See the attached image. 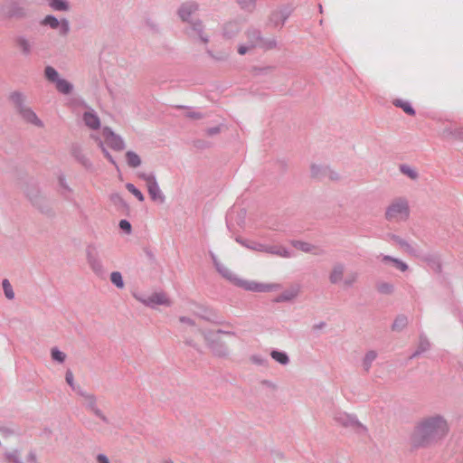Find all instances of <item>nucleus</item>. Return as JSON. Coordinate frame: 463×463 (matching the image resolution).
Wrapping results in <instances>:
<instances>
[{
    "mask_svg": "<svg viewBox=\"0 0 463 463\" xmlns=\"http://www.w3.org/2000/svg\"><path fill=\"white\" fill-rule=\"evenodd\" d=\"M449 431V423L443 416H427L415 424L411 434V442L416 448L428 447L441 440Z\"/></svg>",
    "mask_w": 463,
    "mask_h": 463,
    "instance_id": "nucleus-1",
    "label": "nucleus"
},
{
    "mask_svg": "<svg viewBox=\"0 0 463 463\" xmlns=\"http://www.w3.org/2000/svg\"><path fill=\"white\" fill-rule=\"evenodd\" d=\"M216 268L218 271L222 275V277H224L235 286L240 287L245 290L254 292H269L279 288V285L276 283H259L256 281L241 279L231 269L224 266L223 264L217 263Z\"/></svg>",
    "mask_w": 463,
    "mask_h": 463,
    "instance_id": "nucleus-2",
    "label": "nucleus"
},
{
    "mask_svg": "<svg viewBox=\"0 0 463 463\" xmlns=\"http://www.w3.org/2000/svg\"><path fill=\"white\" fill-rule=\"evenodd\" d=\"M95 140L98 142L99 146L100 147L104 156L115 166L117 164L113 159L112 156L108 152L105 147V145L109 146L110 148L116 151H121L124 148L123 140L117 136L114 132H112L109 128H104L100 131L99 136H93Z\"/></svg>",
    "mask_w": 463,
    "mask_h": 463,
    "instance_id": "nucleus-3",
    "label": "nucleus"
},
{
    "mask_svg": "<svg viewBox=\"0 0 463 463\" xmlns=\"http://www.w3.org/2000/svg\"><path fill=\"white\" fill-rule=\"evenodd\" d=\"M410 215L408 201L404 198L394 199L387 207L385 217L389 222H400L406 221Z\"/></svg>",
    "mask_w": 463,
    "mask_h": 463,
    "instance_id": "nucleus-4",
    "label": "nucleus"
},
{
    "mask_svg": "<svg viewBox=\"0 0 463 463\" xmlns=\"http://www.w3.org/2000/svg\"><path fill=\"white\" fill-rule=\"evenodd\" d=\"M10 99L24 120L35 126L42 125L36 114L30 108L24 106L25 99L23 94L14 92L10 96Z\"/></svg>",
    "mask_w": 463,
    "mask_h": 463,
    "instance_id": "nucleus-5",
    "label": "nucleus"
},
{
    "mask_svg": "<svg viewBox=\"0 0 463 463\" xmlns=\"http://www.w3.org/2000/svg\"><path fill=\"white\" fill-rule=\"evenodd\" d=\"M146 184L148 194L153 201L163 203L164 195L161 193V190L156 183V180L152 175H140Z\"/></svg>",
    "mask_w": 463,
    "mask_h": 463,
    "instance_id": "nucleus-6",
    "label": "nucleus"
},
{
    "mask_svg": "<svg viewBox=\"0 0 463 463\" xmlns=\"http://www.w3.org/2000/svg\"><path fill=\"white\" fill-rule=\"evenodd\" d=\"M135 297L140 302H142L143 304H145L146 306H148V307H155L157 305L169 306L171 304V301L167 298V296L162 292H155L146 298H139L137 296H135Z\"/></svg>",
    "mask_w": 463,
    "mask_h": 463,
    "instance_id": "nucleus-7",
    "label": "nucleus"
},
{
    "mask_svg": "<svg viewBox=\"0 0 463 463\" xmlns=\"http://www.w3.org/2000/svg\"><path fill=\"white\" fill-rule=\"evenodd\" d=\"M248 42L247 43L241 44L238 48V52L241 55H244L246 52L255 48L260 43V35L256 31H250L246 33Z\"/></svg>",
    "mask_w": 463,
    "mask_h": 463,
    "instance_id": "nucleus-8",
    "label": "nucleus"
},
{
    "mask_svg": "<svg viewBox=\"0 0 463 463\" xmlns=\"http://www.w3.org/2000/svg\"><path fill=\"white\" fill-rule=\"evenodd\" d=\"M83 120L86 126L92 129H98L100 126L99 118L92 111L85 112L83 115Z\"/></svg>",
    "mask_w": 463,
    "mask_h": 463,
    "instance_id": "nucleus-9",
    "label": "nucleus"
},
{
    "mask_svg": "<svg viewBox=\"0 0 463 463\" xmlns=\"http://www.w3.org/2000/svg\"><path fill=\"white\" fill-rule=\"evenodd\" d=\"M228 336H229L228 333H225V332H222L220 330H215V331L209 332L208 335H205V338L207 341L210 342L211 345H213L218 343H222L224 341V339Z\"/></svg>",
    "mask_w": 463,
    "mask_h": 463,
    "instance_id": "nucleus-10",
    "label": "nucleus"
},
{
    "mask_svg": "<svg viewBox=\"0 0 463 463\" xmlns=\"http://www.w3.org/2000/svg\"><path fill=\"white\" fill-rule=\"evenodd\" d=\"M300 287L298 285L292 286L286 289L279 298L278 301H288L298 296Z\"/></svg>",
    "mask_w": 463,
    "mask_h": 463,
    "instance_id": "nucleus-11",
    "label": "nucleus"
},
{
    "mask_svg": "<svg viewBox=\"0 0 463 463\" xmlns=\"http://www.w3.org/2000/svg\"><path fill=\"white\" fill-rule=\"evenodd\" d=\"M382 261L385 264H392L397 269L401 270L402 272H404L409 269L408 265L405 262L399 259L392 258L390 256H383L382 258Z\"/></svg>",
    "mask_w": 463,
    "mask_h": 463,
    "instance_id": "nucleus-12",
    "label": "nucleus"
},
{
    "mask_svg": "<svg viewBox=\"0 0 463 463\" xmlns=\"http://www.w3.org/2000/svg\"><path fill=\"white\" fill-rule=\"evenodd\" d=\"M85 401H86L87 406L92 412H94L98 417H99L104 421L107 420L106 417L103 415L101 411L99 409H98L97 404H96V399L94 396L86 395Z\"/></svg>",
    "mask_w": 463,
    "mask_h": 463,
    "instance_id": "nucleus-13",
    "label": "nucleus"
},
{
    "mask_svg": "<svg viewBox=\"0 0 463 463\" xmlns=\"http://www.w3.org/2000/svg\"><path fill=\"white\" fill-rule=\"evenodd\" d=\"M265 252L274 254V255H277L279 257H284V258L289 257L288 250L282 246H277V245L267 246V248H265Z\"/></svg>",
    "mask_w": 463,
    "mask_h": 463,
    "instance_id": "nucleus-14",
    "label": "nucleus"
},
{
    "mask_svg": "<svg viewBox=\"0 0 463 463\" xmlns=\"http://www.w3.org/2000/svg\"><path fill=\"white\" fill-rule=\"evenodd\" d=\"M344 275V268L340 265L335 266L330 273V281L337 283L342 280Z\"/></svg>",
    "mask_w": 463,
    "mask_h": 463,
    "instance_id": "nucleus-15",
    "label": "nucleus"
},
{
    "mask_svg": "<svg viewBox=\"0 0 463 463\" xmlns=\"http://www.w3.org/2000/svg\"><path fill=\"white\" fill-rule=\"evenodd\" d=\"M128 165L130 167H137L141 165V159L137 154L132 151H128L126 154Z\"/></svg>",
    "mask_w": 463,
    "mask_h": 463,
    "instance_id": "nucleus-16",
    "label": "nucleus"
},
{
    "mask_svg": "<svg viewBox=\"0 0 463 463\" xmlns=\"http://www.w3.org/2000/svg\"><path fill=\"white\" fill-rule=\"evenodd\" d=\"M195 9L196 7L192 4L184 5L179 11L180 17L182 20L187 21Z\"/></svg>",
    "mask_w": 463,
    "mask_h": 463,
    "instance_id": "nucleus-17",
    "label": "nucleus"
},
{
    "mask_svg": "<svg viewBox=\"0 0 463 463\" xmlns=\"http://www.w3.org/2000/svg\"><path fill=\"white\" fill-rule=\"evenodd\" d=\"M393 104L396 107L401 108L408 115L413 116L415 114V110L411 106V104L407 101H404L402 99H395L393 101Z\"/></svg>",
    "mask_w": 463,
    "mask_h": 463,
    "instance_id": "nucleus-18",
    "label": "nucleus"
},
{
    "mask_svg": "<svg viewBox=\"0 0 463 463\" xmlns=\"http://www.w3.org/2000/svg\"><path fill=\"white\" fill-rule=\"evenodd\" d=\"M56 88L58 89L59 91L67 94V93L71 92L72 86L67 80L59 79L56 81Z\"/></svg>",
    "mask_w": 463,
    "mask_h": 463,
    "instance_id": "nucleus-19",
    "label": "nucleus"
},
{
    "mask_svg": "<svg viewBox=\"0 0 463 463\" xmlns=\"http://www.w3.org/2000/svg\"><path fill=\"white\" fill-rule=\"evenodd\" d=\"M271 357L280 364H287L288 363V356L287 354L279 351H272Z\"/></svg>",
    "mask_w": 463,
    "mask_h": 463,
    "instance_id": "nucleus-20",
    "label": "nucleus"
},
{
    "mask_svg": "<svg viewBox=\"0 0 463 463\" xmlns=\"http://www.w3.org/2000/svg\"><path fill=\"white\" fill-rule=\"evenodd\" d=\"M111 282L118 288H124V281L120 272L114 271L110 275Z\"/></svg>",
    "mask_w": 463,
    "mask_h": 463,
    "instance_id": "nucleus-21",
    "label": "nucleus"
},
{
    "mask_svg": "<svg viewBox=\"0 0 463 463\" xmlns=\"http://www.w3.org/2000/svg\"><path fill=\"white\" fill-rule=\"evenodd\" d=\"M293 246L304 252H313L316 250L314 246L304 241H294Z\"/></svg>",
    "mask_w": 463,
    "mask_h": 463,
    "instance_id": "nucleus-22",
    "label": "nucleus"
},
{
    "mask_svg": "<svg viewBox=\"0 0 463 463\" xmlns=\"http://www.w3.org/2000/svg\"><path fill=\"white\" fill-rule=\"evenodd\" d=\"M239 25L237 23H229L226 24L224 28V33L227 37H232L234 33L238 31Z\"/></svg>",
    "mask_w": 463,
    "mask_h": 463,
    "instance_id": "nucleus-23",
    "label": "nucleus"
},
{
    "mask_svg": "<svg viewBox=\"0 0 463 463\" xmlns=\"http://www.w3.org/2000/svg\"><path fill=\"white\" fill-rule=\"evenodd\" d=\"M3 288L5 291V295L7 298L13 299L14 297V293L13 291L12 286L7 279H4L3 281Z\"/></svg>",
    "mask_w": 463,
    "mask_h": 463,
    "instance_id": "nucleus-24",
    "label": "nucleus"
},
{
    "mask_svg": "<svg viewBox=\"0 0 463 463\" xmlns=\"http://www.w3.org/2000/svg\"><path fill=\"white\" fill-rule=\"evenodd\" d=\"M375 358H376V353L373 351H370L365 354L364 359V366L366 371H368L371 364L373 363V361H374Z\"/></svg>",
    "mask_w": 463,
    "mask_h": 463,
    "instance_id": "nucleus-25",
    "label": "nucleus"
},
{
    "mask_svg": "<svg viewBox=\"0 0 463 463\" xmlns=\"http://www.w3.org/2000/svg\"><path fill=\"white\" fill-rule=\"evenodd\" d=\"M126 188L128 192H130L133 195H135L140 202L144 201V195L142 193L135 187L132 184H127Z\"/></svg>",
    "mask_w": 463,
    "mask_h": 463,
    "instance_id": "nucleus-26",
    "label": "nucleus"
},
{
    "mask_svg": "<svg viewBox=\"0 0 463 463\" xmlns=\"http://www.w3.org/2000/svg\"><path fill=\"white\" fill-rule=\"evenodd\" d=\"M51 6L55 10H67L68 5L64 0H52Z\"/></svg>",
    "mask_w": 463,
    "mask_h": 463,
    "instance_id": "nucleus-27",
    "label": "nucleus"
},
{
    "mask_svg": "<svg viewBox=\"0 0 463 463\" xmlns=\"http://www.w3.org/2000/svg\"><path fill=\"white\" fill-rule=\"evenodd\" d=\"M45 76L46 78L53 82H56L58 78V72L52 67H47L45 69Z\"/></svg>",
    "mask_w": 463,
    "mask_h": 463,
    "instance_id": "nucleus-28",
    "label": "nucleus"
},
{
    "mask_svg": "<svg viewBox=\"0 0 463 463\" xmlns=\"http://www.w3.org/2000/svg\"><path fill=\"white\" fill-rule=\"evenodd\" d=\"M43 24L46 25H50L52 28L55 29L60 25V22L52 15H47L44 20Z\"/></svg>",
    "mask_w": 463,
    "mask_h": 463,
    "instance_id": "nucleus-29",
    "label": "nucleus"
},
{
    "mask_svg": "<svg viewBox=\"0 0 463 463\" xmlns=\"http://www.w3.org/2000/svg\"><path fill=\"white\" fill-rule=\"evenodd\" d=\"M401 171L411 179L417 178V172L407 165H402Z\"/></svg>",
    "mask_w": 463,
    "mask_h": 463,
    "instance_id": "nucleus-30",
    "label": "nucleus"
},
{
    "mask_svg": "<svg viewBox=\"0 0 463 463\" xmlns=\"http://www.w3.org/2000/svg\"><path fill=\"white\" fill-rule=\"evenodd\" d=\"M52 357L53 360L62 363L65 360L66 355L64 353L59 351L58 349H52Z\"/></svg>",
    "mask_w": 463,
    "mask_h": 463,
    "instance_id": "nucleus-31",
    "label": "nucleus"
},
{
    "mask_svg": "<svg viewBox=\"0 0 463 463\" xmlns=\"http://www.w3.org/2000/svg\"><path fill=\"white\" fill-rule=\"evenodd\" d=\"M256 0H237V3L244 9H252Z\"/></svg>",
    "mask_w": 463,
    "mask_h": 463,
    "instance_id": "nucleus-32",
    "label": "nucleus"
},
{
    "mask_svg": "<svg viewBox=\"0 0 463 463\" xmlns=\"http://www.w3.org/2000/svg\"><path fill=\"white\" fill-rule=\"evenodd\" d=\"M89 262L91 265L92 269L96 272L101 271V265H100V263L96 259H94L93 257L90 256L89 257Z\"/></svg>",
    "mask_w": 463,
    "mask_h": 463,
    "instance_id": "nucleus-33",
    "label": "nucleus"
},
{
    "mask_svg": "<svg viewBox=\"0 0 463 463\" xmlns=\"http://www.w3.org/2000/svg\"><path fill=\"white\" fill-rule=\"evenodd\" d=\"M18 45L24 53H28L30 52V44L27 41L20 39L18 41Z\"/></svg>",
    "mask_w": 463,
    "mask_h": 463,
    "instance_id": "nucleus-34",
    "label": "nucleus"
},
{
    "mask_svg": "<svg viewBox=\"0 0 463 463\" xmlns=\"http://www.w3.org/2000/svg\"><path fill=\"white\" fill-rule=\"evenodd\" d=\"M378 289L380 292L382 293H385V294H388V293H391L393 289V287L390 284H387V283H383L381 284L379 287H378Z\"/></svg>",
    "mask_w": 463,
    "mask_h": 463,
    "instance_id": "nucleus-35",
    "label": "nucleus"
},
{
    "mask_svg": "<svg viewBox=\"0 0 463 463\" xmlns=\"http://www.w3.org/2000/svg\"><path fill=\"white\" fill-rule=\"evenodd\" d=\"M119 227L127 232H130L131 231V224L126 220H121L119 222Z\"/></svg>",
    "mask_w": 463,
    "mask_h": 463,
    "instance_id": "nucleus-36",
    "label": "nucleus"
},
{
    "mask_svg": "<svg viewBox=\"0 0 463 463\" xmlns=\"http://www.w3.org/2000/svg\"><path fill=\"white\" fill-rule=\"evenodd\" d=\"M250 249H252L257 251H264L265 248H267V245L260 244V243H253L252 245H248Z\"/></svg>",
    "mask_w": 463,
    "mask_h": 463,
    "instance_id": "nucleus-37",
    "label": "nucleus"
},
{
    "mask_svg": "<svg viewBox=\"0 0 463 463\" xmlns=\"http://www.w3.org/2000/svg\"><path fill=\"white\" fill-rule=\"evenodd\" d=\"M66 382L68 383L69 385L73 387V374L71 371H68L66 373Z\"/></svg>",
    "mask_w": 463,
    "mask_h": 463,
    "instance_id": "nucleus-38",
    "label": "nucleus"
},
{
    "mask_svg": "<svg viewBox=\"0 0 463 463\" xmlns=\"http://www.w3.org/2000/svg\"><path fill=\"white\" fill-rule=\"evenodd\" d=\"M61 33L66 34L69 32V23L63 20L61 23Z\"/></svg>",
    "mask_w": 463,
    "mask_h": 463,
    "instance_id": "nucleus-39",
    "label": "nucleus"
},
{
    "mask_svg": "<svg viewBox=\"0 0 463 463\" xmlns=\"http://www.w3.org/2000/svg\"><path fill=\"white\" fill-rule=\"evenodd\" d=\"M98 463H109V458L102 454L98 455L97 457Z\"/></svg>",
    "mask_w": 463,
    "mask_h": 463,
    "instance_id": "nucleus-40",
    "label": "nucleus"
},
{
    "mask_svg": "<svg viewBox=\"0 0 463 463\" xmlns=\"http://www.w3.org/2000/svg\"><path fill=\"white\" fill-rule=\"evenodd\" d=\"M351 426L354 427L355 430H364V426L357 421H352Z\"/></svg>",
    "mask_w": 463,
    "mask_h": 463,
    "instance_id": "nucleus-41",
    "label": "nucleus"
},
{
    "mask_svg": "<svg viewBox=\"0 0 463 463\" xmlns=\"http://www.w3.org/2000/svg\"><path fill=\"white\" fill-rule=\"evenodd\" d=\"M312 174L314 176H318L319 174H318V166L317 165H312Z\"/></svg>",
    "mask_w": 463,
    "mask_h": 463,
    "instance_id": "nucleus-42",
    "label": "nucleus"
},
{
    "mask_svg": "<svg viewBox=\"0 0 463 463\" xmlns=\"http://www.w3.org/2000/svg\"><path fill=\"white\" fill-rule=\"evenodd\" d=\"M356 279V276L355 275H353L352 276V279L348 280V281H345L346 284H350L352 283L353 281H354Z\"/></svg>",
    "mask_w": 463,
    "mask_h": 463,
    "instance_id": "nucleus-43",
    "label": "nucleus"
},
{
    "mask_svg": "<svg viewBox=\"0 0 463 463\" xmlns=\"http://www.w3.org/2000/svg\"><path fill=\"white\" fill-rule=\"evenodd\" d=\"M180 321H181V322H183V323H184V322H185V323H190V320H189V319H187V318H185V317H181V318H180Z\"/></svg>",
    "mask_w": 463,
    "mask_h": 463,
    "instance_id": "nucleus-44",
    "label": "nucleus"
},
{
    "mask_svg": "<svg viewBox=\"0 0 463 463\" xmlns=\"http://www.w3.org/2000/svg\"><path fill=\"white\" fill-rule=\"evenodd\" d=\"M338 176L336 174H334V175H330V178L331 179H336Z\"/></svg>",
    "mask_w": 463,
    "mask_h": 463,
    "instance_id": "nucleus-45",
    "label": "nucleus"
},
{
    "mask_svg": "<svg viewBox=\"0 0 463 463\" xmlns=\"http://www.w3.org/2000/svg\"><path fill=\"white\" fill-rule=\"evenodd\" d=\"M400 320H401L402 322H403V321H404V319H403V318L397 319V320H396V322L394 323V326H397V323H398V321H400Z\"/></svg>",
    "mask_w": 463,
    "mask_h": 463,
    "instance_id": "nucleus-46",
    "label": "nucleus"
}]
</instances>
